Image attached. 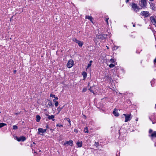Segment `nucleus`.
<instances>
[{
    "instance_id": "obj_45",
    "label": "nucleus",
    "mask_w": 156,
    "mask_h": 156,
    "mask_svg": "<svg viewBox=\"0 0 156 156\" xmlns=\"http://www.w3.org/2000/svg\"><path fill=\"white\" fill-rule=\"evenodd\" d=\"M133 27H135V24H134L133 26Z\"/></svg>"
},
{
    "instance_id": "obj_8",
    "label": "nucleus",
    "mask_w": 156,
    "mask_h": 156,
    "mask_svg": "<svg viewBox=\"0 0 156 156\" xmlns=\"http://www.w3.org/2000/svg\"><path fill=\"white\" fill-rule=\"evenodd\" d=\"M141 4L142 7H146L147 5L146 0H141Z\"/></svg>"
},
{
    "instance_id": "obj_46",
    "label": "nucleus",
    "mask_w": 156,
    "mask_h": 156,
    "mask_svg": "<svg viewBox=\"0 0 156 156\" xmlns=\"http://www.w3.org/2000/svg\"><path fill=\"white\" fill-rule=\"evenodd\" d=\"M150 1H153L154 0H150Z\"/></svg>"
},
{
    "instance_id": "obj_13",
    "label": "nucleus",
    "mask_w": 156,
    "mask_h": 156,
    "mask_svg": "<svg viewBox=\"0 0 156 156\" xmlns=\"http://www.w3.org/2000/svg\"><path fill=\"white\" fill-rule=\"evenodd\" d=\"M85 19H88L91 22H92L93 21V19L91 16H86L85 17Z\"/></svg>"
},
{
    "instance_id": "obj_28",
    "label": "nucleus",
    "mask_w": 156,
    "mask_h": 156,
    "mask_svg": "<svg viewBox=\"0 0 156 156\" xmlns=\"http://www.w3.org/2000/svg\"><path fill=\"white\" fill-rule=\"evenodd\" d=\"M55 105L56 107H57L58 105V101L55 102Z\"/></svg>"
},
{
    "instance_id": "obj_33",
    "label": "nucleus",
    "mask_w": 156,
    "mask_h": 156,
    "mask_svg": "<svg viewBox=\"0 0 156 156\" xmlns=\"http://www.w3.org/2000/svg\"><path fill=\"white\" fill-rule=\"evenodd\" d=\"M50 96L51 97H52L53 98H54V97H55V95H53L52 94H50Z\"/></svg>"
},
{
    "instance_id": "obj_49",
    "label": "nucleus",
    "mask_w": 156,
    "mask_h": 156,
    "mask_svg": "<svg viewBox=\"0 0 156 156\" xmlns=\"http://www.w3.org/2000/svg\"><path fill=\"white\" fill-rule=\"evenodd\" d=\"M99 150V149H98V148L97 149H96V150Z\"/></svg>"
},
{
    "instance_id": "obj_27",
    "label": "nucleus",
    "mask_w": 156,
    "mask_h": 156,
    "mask_svg": "<svg viewBox=\"0 0 156 156\" xmlns=\"http://www.w3.org/2000/svg\"><path fill=\"white\" fill-rule=\"evenodd\" d=\"M115 61L114 59L113 58H111L110 60V62H112V63H114L115 62Z\"/></svg>"
},
{
    "instance_id": "obj_39",
    "label": "nucleus",
    "mask_w": 156,
    "mask_h": 156,
    "mask_svg": "<svg viewBox=\"0 0 156 156\" xmlns=\"http://www.w3.org/2000/svg\"><path fill=\"white\" fill-rule=\"evenodd\" d=\"M16 70H15L14 71H13V72L15 74L16 73Z\"/></svg>"
},
{
    "instance_id": "obj_25",
    "label": "nucleus",
    "mask_w": 156,
    "mask_h": 156,
    "mask_svg": "<svg viewBox=\"0 0 156 156\" xmlns=\"http://www.w3.org/2000/svg\"><path fill=\"white\" fill-rule=\"evenodd\" d=\"M115 66V65L113 64H110L109 65V67L110 68H113Z\"/></svg>"
},
{
    "instance_id": "obj_4",
    "label": "nucleus",
    "mask_w": 156,
    "mask_h": 156,
    "mask_svg": "<svg viewBox=\"0 0 156 156\" xmlns=\"http://www.w3.org/2000/svg\"><path fill=\"white\" fill-rule=\"evenodd\" d=\"M132 7L135 11L136 12H138L139 10V8H138L136 4L133 3L132 5Z\"/></svg>"
},
{
    "instance_id": "obj_10",
    "label": "nucleus",
    "mask_w": 156,
    "mask_h": 156,
    "mask_svg": "<svg viewBox=\"0 0 156 156\" xmlns=\"http://www.w3.org/2000/svg\"><path fill=\"white\" fill-rule=\"evenodd\" d=\"M46 115L48 116V119L49 120L52 119L53 121H54L55 120V119H54V118H55V116L53 115H49L48 114H45Z\"/></svg>"
},
{
    "instance_id": "obj_14",
    "label": "nucleus",
    "mask_w": 156,
    "mask_h": 156,
    "mask_svg": "<svg viewBox=\"0 0 156 156\" xmlns=\"http://www.w3.org/2000/svg\"><path fill=\"white\" fill-rule=\"evenodd\" d=\"M94 87H90V88L89 89L90 92L93 93L94 94Z\"/></svg>"
},
{
    "instance_id": "obj_11",
    "label": "nucleus",
    "mask_w": 156,
    "mask_h": 156,
    "mask_svg": "<svg viewBox=\"0 0 156 156\" xmlns=\"http://www.w3.org/2000/svg\"><path fill=\"white\" fill-rule=\"evenodd\" d=\"M117 109H115L113 112V114L116 116H118L119 115V113L117 112Z\"/></svg>"
},
{
    "instance_id": "obj_31",
    "label": "nucleus",
    "mask_w": 156,
    "mask_h": 156,
    "mask_svg": "<svg viewBox=\"0 0 156 156\" xmlns=\"http://www.w3.org/2000/svg\"><path fill=\"white\" fill-rule=\"evenodd\" d=\"M62 109V108H60L59 107H58V113H59L60 112V111Z\"/></svg>"
},
{
    "instance_id": "obj_7",
    "label": "nucleus",
    "mask_w": 156,
    "mask_h": 156,
    "mask_svg": "<svg viewBox=\"0 0 156 156\" xmlns=\"http://www.w3.org/2000/svg\"><path fill=\"white\" fill-rule=\"evenodd\" d=\"M16 138L17 140L18 141H25L26 139V138L24 136H21L19 138L18 137H16Z\"/></svg>"
},
{
    "instance_id": "obj_18",
    "label": "nucleus",
    "mask_w": 156,
    "mask_h": 156,
    "mask_svg": "<svg viewBox=\"0 0 156 156\" xmlns=\"http://www.w3.org/2000/svg\"><path fill=\"white\" fill-rule=\"evenodd\" d=\"M82 75L83 76V77L86 78L87 76V74L86 72H83L82 73Z\"/></svg>"
},
{
    "instance_id": "obj_37",
    "label": "nucleus",
    "mask_w": 156,
    "mask_h": 156,
    "mask_svg": "<svg viewBox=\"0 0 156 156\" xmlns=\"http://www.w3.org/2000/svg\"><path fill=\"white\" fill-rule=\"evenodd\" d=\"M54 98L56 100H58V98L57 97H55H55H54Z\"/></svg>"
},
{
    "instance_id": "obj_3",
    "label": "nucleus",
    "mask_w": 156,
    "mask_h": 156,
    "mask_svg": "<svg viewBox=\"0 0 156 156\" xmlns=\"http://www.w3.org/2000/svg\"><path fill=\"white\" fill-rule=\"evenodd\" d=\"M73 60L72 59L69 60L67 64V66L69 68H71L73 66Z\"/></svg>"
},
{
    "instance_id": "obj_38",
    "label": "nucleus",
    "mask_w": 156,
    "mask_h": 156,
    "mask_svg": "<svg viewBox=\"0 0 156 156\" xmlns=\"http://www.w3.org/2000/svg\"><path fill=\"white\" fill-rule=\"evenodd\" d=\"M20 114V113H15V115H18L19 114Z\"/></svg>"
},
{
    "instance_id": "obj_44",
    "label": "nucleus",
    "mask_w": 156,
    "mask_h": 156,
    "mask_svg": "<svg viewBox=\"0 0 156 156\" xmlns=\"http://www.w3.org/2000/svg\"><path fill=\"white\" fill-rule=\"evenodd\" d=\"M129 2V0H126V2L127 3Z\"/></svg>"
},
{
    "instance_id": "obj_21",
    "label": "nucleus",
    "mask_w": 156,
    "mask_h": 156,
    "mask_svg": "<svg viewBox=\"0 0 156 156\" xmlns=\"http://www.w3.org/2000/svg\"><path fill=\"white\" fill-rule=\"evenodd\" d=\"M99 145V143L98 142H95L94 144V146L98 148Z\"/></svg>"
},
{
    "instance_id": "obj_40",
    "label": "nucleus",
    "mask_w": 156,
    "mask_h": 156,
    "mask_svg": "<svg viewBox=\"0 0 156 156\" xmlns=\"http://www.w3.org/2000/svg\"><path fill=\"white\" fill-rule=\"evenodd\" d=\"M85 90H86V89H83V92H84H84H85Z\"/></svg>"
},
{
    "instance_id": "obj_5",
    "label": "nucleus",
    "mask_w": 156,
    "mask_h": 156,
    "mask_svg": "<svg viewBox=\"0 0 156 156\" xmlns=\"http://www.w3.org/2000/svg\"><path fill=\"white\" fill-rule=\"evenodd\" d=\"M151 20L153 25L156 27V16L155 17H151Z\"/></svg>"
},
{
    "instance_id": "obj_47",
    "label": "nucleus",
    "mask_w": 156,
    "mask_h": 156,
    "mask_svg": "<svg viewBox=\"0 0 156 156\" xmlns=\"http://www.w3.org/2000/svg\"><path fill=\"white\" fill-rule=\"evenodd\" d=\"M44 111H46V109H44Z\"/></svg>"
},
{
    "instance_id": "obj_30",
    "label": "nucleus",
    "mask_w": 156,
    "mask_h": 156,
    "mask_svg": "<svg viewBox=\"0 0 156 156\" xmlns=\"http://www.w3.org/2000/svg\"><path fill=\"white\" fill-rule=\"evenodd\" d=\"M56 126H58L59 127H62V126H62V125L61 124H57V125Z\"/></svg>"
},
{
    "instance_id": "obj_23",
    "label": "nucleus",
    "mask_w": 156,
    "mask_h": 156,
    "mask_svg": "<svg viewBox=\"0 0 156 156\" xmlns=\"http://www.w3.org/2000/svg\"><path fill=\"white\" fill-rule=\"evenodd\" d=\"M48 105L49 106H54V105L52 104V103L51 102H50L48 103Z\"/></svg>"
},
{
    "instance_id": "obj_15",
    "label": "nucleus",
    "mask_w": 156,
    "mask_h": 156,
    "mask_svg": "<svg viewBox=\"0 0 156 156\" xmlns=\"http://www.w3.org/2000/svg\"><path fill=\"white\" fill-rule=\"evenodd\" d=\"M76 144L79 147H81L82 146V142H77L76 143Z\"/></svg>"
},
{
    "instance_id": "obj_12",
    "label": "nucleus",
    "mask_w": 156,
    "mask_h": 156,
    "mask_svg": "<svg viewBox=\"0 0 156 156\" xmlns=\"http://www.w3.org/2000/svg\"><path fill=\"white\" fill-rule=\"evenodd\" d=\"M150 8L154 10L155 9V7L154 4L151 3L150 4Z\"/></svg>"
},
{
    "instance_id": "obj_17",
    "label": "nucleus",
    "mask_w": 156,
    "mask_h": 156,
    "mask_svg": "<svg viewBox=\"0 0 156 156\" xmlns=\"http://www.w3.org/2000/svg\"><path fill=\"white\" fill-rule=\"evenodd\" d=\"M151 136L152 137H156V131H154L152 133L151 135Z\"/></svg>"
},
{
    "instance_id": "obj_50",
    "label": "nucleus",
    "mask_w": 156,
    "mask_h": 156,
    "mask_svg": "<svg viewBox=\"0 0 156 156\" xmlns=\"http://www.w3.org/2000/svg\"><path fill=\"white\" fill-rule=\"evenodd\" d=\"M155 146H156V144H155Z\"/></svg>"
},
{
    "instance_id": "obj_34",
    "label": "nucleus",
    "mask_w": 156,
    "mask_h": 156,
    "mask_svg": "<svg viewBox=\"0 0 156 156\" xmlns=\"http://www.w3.org/2000/svg\"><path fill=\"white\" fill-rule=\"evenodd\" d=\"M108 18H106V20H105V21L107 23V24H108Z\"/></svg>"
},
{
    "instance_id": "obj_24",
    "label": "nucleus",
    "mask_w": 156,
    "mask_h": 156,
    "mask_svg": "<svg viewBox=\"0 0 156 156\" xmlns=\"http://www.w3.org/2000/svg\"><path fill=\"white\" fill-rule=\"evenodd\" d=\"M73 41L76 42V43H78V41H79V40H77V39H76L75 38H74L73 39Z\"/></svg>"
},
{
    "instance_id": "obj_9",
    "label": "nucleus",
    "mask_w": 156,
    "mask_h": 156,
    "mask_svg": "<svg viewBox=\"0 0 156 156\" xmlns=\"http://www.w3.org/2000/svg\"><path fill=\"white\" fill-rule=\"evenodd\" d=\"M73 142L71 140H70L69 141H66L64 143V145H66L67 144L68 145L72 146L73 144Z\"/></svg>"
},
{
    "instance_id": "obj_2",
    "label": "nucleus",
    "mask_w": 156,
    "mask_h": 156,
    "mask_svg": "<svg viewBox=\"0 0 156 156\" xmlns=\"http://www.w3.org/2000/svg\"><path fill=\"white\" fill-rule=\"evenodd\" d=\"M141 15L144 16V17H147L150 16L149 13L148 11H142L140 13Z\"/></svg>"
},
{
    "instance_id": "obj_16",
    "label": "nucleus",
    "mask_w": 156,
    "mask_h": 156,
    "mask_svg": "<svg viewBox=\"0 0 156 156\" xmlns=\"http://www.w3.org/2000/svg\"><path fill=\"white\" fill-rule=\"evenodd\" d=\"M36 121L37 122H39L40 121V120L41 119V117L40 116H39L38 115H36Z\"/></svg>"
},
{
    "instance_id": "obj_6",
    "label": "nucleus",
    "mask_w": 156,
    "mask_h": 156,
    "mask_svg": "<svg viewBox=\"0 0 156 156\" xmlns=\"http://www.w3.org/2000/svg\"><path fill=\"white\" fill-rule=\"evenodd\" d=\"M46 129H43L42 128H39L38 129V134L41 135H42V134H41V133H44L46 132Z\"/></svg>"
},
{
    "instance_id": "obj_32",
    "label": "nucleus",
    "mask_w": 156,
    "mask_h": 156,
    "mask_svg": "<svg viewBox=\"0 0 156 156\" xmlns=\"http://www.w3.org/2000/svg\"><path fill=\"white\" fill-rule=\"evenodd\" d=\"M91 63L88 64L87 65V68H89V67H90V66H91Z\"/></svg>"
},
{
    "instance_id": "obj_26",
    "label": "nucleus",
    "mask_w": 156,
    "mask_h": 156,
    "mask_svg": "<svg viewBox=\"0 0 156 156\" xmlns=\"http://www.w3.org/2000/svg\"><path fill=\"white\" fill-rule=\"evenodd\" d=\"M13 129H18L17 126L16 125H14L13 126Z\"/></svg>"
},
{
    "instance_id": "obj_36",
    "label": "nucleus",
    "mask_w": 156,
    "mask_h": 156,
    "mask_svg": "<svg viewBox=\"0 0 156 156\" xmlns=\"http://www.w3.org/2000/svg\"><path fill=\"white\" fill-rule=\"evenodd\" d=\"M154 63H156V58L154 59Z\"/></svg>"
},
{
    "instance_id": "obj_41",
    "label": "nucleus",
    "mask_w": 156,
    "mask_h": 156,
    "mask_svg": "<svg viewBox=\"0 0 156 156\" xmlns=\"http://www.w3.org/2000/svg\"><path fill=\"white\" fill-rule=\"evenodd\" d=\"M53 101L54 102H55H55H56V100H55V99H54V100H53Z\"/></svg>"
},
{
    "instance_id": "obj_1",
    "label": "nucleus",
    "mask_w": 156,
    "mask_h": 156,
    "mask_svg": "<svg viewBox=\"0 0 156 156\" xmlns=\"http://www.w3.org/2000/svg\"><path fill=\"white\" fill-rule=\"evenodd\" d=\"M123 115H124L125 120V122H127L128 121H129L131 119L132 116L131 115V114H123Z\"/></svg>"
},
{
    "instance_id": "obj_48",
    "label": "nucleus",
    "mask_w": 156,
    "mask_h": 156,
    "mask_svg": "<svg viewBox=\"0 0 156 156\" xmlns=\"http://www.w3.org/2000/svg\"><path fill=\"white\" fill-rule=\"evenodd\" d=\"M152 123H153V124H154V122H152Z\"/></svg>"
},
{
    "instance_id": "obj_20",
    "label": "nucleus",
    "mask_w": 156,
    "mask_h": 156,
    "mask_svg": "<svg viewBox=\"0 0 156 156\" xmlns=\"http://www.w3.org/2000/svg\"><path fill=\"white\" fill-rule=\"evenodd\" d=\"M6 125V124L3 123H0V128H1L5 126Z\"/></svg>"
},
{
    "instance_id": "obj_35",
    "label": "nucleus",
    "mask_w": 156,
    "mask_h": 156,
    "mask_svg": "<svg viewBox=\"0 0 156 156\" xmlns=\"http://www.w3.org/2000/svg\"><path fill=\"white\" fill-rule=\"evenodd\" d=\"M152 132V130L151 129H150L149 130V133H151Z\"/></svg>"
},
{
    "instance_id": "obj_43",
    "label": "nucleus",
    "mask_w": 156,
    "mask_h": 156,
    "mask_svg": "<svg viewBox=\"0 0 156 156\" xmlns=\"http://www.w3.org/2000/svg\"><path fill=\"white\" fill-rule=\"evenodd\" d=\"M92 62V61L91 60L90 61V63H91H91Z\"/></svg>"
},
{
    "instance_id": "obj_19",
    "label": "nucleus",
    "mask_w": 156,
    "mask_h": 156,
    "mask_svg": "<svg viewBox=\"0 0 156 156\" xmlns=\"http://www.w3.org/2000/svg\"><path fill=\"white\" fill-rule=\"evenodd\" d=\"M77 43L79 45L80 47H81L83 44V42L79 41Z\"/></svg>"
},
{
    "instance_id": "obj_22",
    "label": "nucleus",
    "mask_w": 156,
    "mask_h": 156,
    "mask_svg": "<svg viewBox=\"0 0 156 156\" xmlns=\"http://www.w3.org/2000/svg\"><path fill=\"white\" fill-rule=\"evenodd\" d=\"M84 131L85 133H88V128L87 127H85L84 128Z\"/></svg>"
},
{
    "instance_id": "obj_42",
    "label": "nucleus",
    "mask_w": 156,
    "mask_h": 156,
    "mask_svg": "<svg viewBox=\"0 0 156 156\" xmlns=\"http://www.w3.org/2000/svg\"><path fill=\"white\" fill-rule=\"evenodd\" d=\"M46 127L47 128H48V125H47Z\"/></svg>"
},
{
    "instance_id": "obj_29",
    "label": "nucleus",
    "mask_w": 156,
    "mask_h": 156,
    "mask_svg": "<svg viewBox=\"0 0 156 156\" xmlns=\"http://www.w3.org/2000/svg\"><path fill=\"white\" fill-rule=\"evenodd\" d=\"M66 120L69 122V123L70 125H71L70 121V119H69V118H67L66 119Z\"/></svg>"
}]
</instances>
